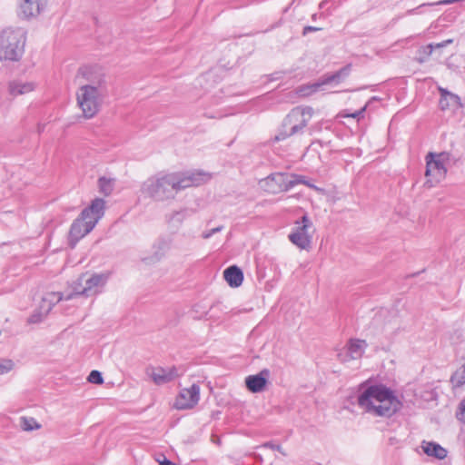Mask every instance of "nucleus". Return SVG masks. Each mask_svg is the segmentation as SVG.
Masks as SVG:
<instances>
[{"label": "nucleus", "instance_id": "nucleus-39", "mask_svg": "<svg viewBox=\"0 0 465 465\" xmlns=\"http://www.w3.org/2000/svg\"><path fill=\"white\" fill-rule=\"evenodd\" d=\"M160 465H175L171 460H167L164 456L163 457V460H158Z\"/></svg>", "mask_w": 465, "mask_h": 465}, {"label": "nucleus", "instance_id": "nucleus-20", "mask_svg": "<svg viewBox=\"0 0 465 465\" xmlns=\"http://www.w3.org/2000/svg\"><path fill=\"white\" fill-rule=\"evenodd\" d=\"M421 448L425 454L438 460H443L447 457V450L436 442L423 440Z\"/></svg>", "mask_w": 465, "mask_h": 465}, {"label": "nucleus", "instance_id": "nucleus-29", "mask_svg": "<svg viewBox=\"0 0 465 465\" xmlns=\"http://www.w3.org/2000/svg\"><path fill=\"white\" fill-rule=\"evenodd\" d=\"M184 218L185 214L183 212H173L171 214L166 215V222L168 223H172L173 222L182 223Z\"/></svg>", "mask_w": 465, "mask_h": 465}, {"label": "nucleus", "instance_id": "nucleus-9", "mask_svg": "<svg viewBox=\"0 0 465 465\" xmlns=\"http://www.w3.org/2000/svg\"><path fill=\"white\" fill-rule=\"evenodd\" d=\"M184 370L182 367H148L146 374L152 378L156 385H163L182 376Z\"/></svg>", "mask_w": 465, "mask_h": 465}, {"label": "nucleus", "instance_id": "nucleus-14", "mask_svg": "<svg viewBox=\"0 0 465 465\" xmlns=\"http://www.w3.org/2000/svg\"><path fill=\"white\" fill-rule=\"evenodd\" d=\"M172 235H161L153 242L152 247V255L148 258L152 262H160L172 248Z\"/></svg>", "mask_w": 465, "mask_h": 465}, {"label": "nucleus", "instance_id": "nucleus-38", "mask_svg": "<svg viewBox=\"0 0 465 465\" xmlns=\"http://www.w3.org/2000/svg\"><path fill=\"white\" fill-rule=\"evenodd\" d=\"M364 112H365V107H362L361 109L356 111L355 113H353L351 114H347V116L359 119L360 117H361L363 115Z\"/></svg>", "mask_w": 465, "mask_h": 465}, {"label": "nucleus", "instance_id": "nucleus-23", "mask_svg": "<svg viewBox=\"0 0 465 465\" xmlns=\"http://www.w3.org/2000/svg\"><path fill=\"white\" fill-rule=\"evenodd\" d=\"M100 192L104 195H110L114 191V180L106 177H101L98 181Z\"/></svg>", "mask_w": 465, "mask_h": 465}, {"label": "nucleus", "instance_id": "nucleus-41", "mask_svg": "<svg viewBox=\"0 0 465 465\" xmlns=\"http://www.w3.org/2000/svg\"><path fill=\"white\" fill-rule=\"evenodd\" d=\"M325 4V2H322L320 5V7H322V5Z\"/></svg>", "mask_w": 465, "mask_h": 465}, {"label": "nucleus", "instance_id": "nucleus-28", "mask_svg": "<svg viewBox=\"0 0 465 465\" xmlns=\"http://www.w3.org/2000/svg\"><path fill=\"white\" fill-rule=\"evenodd\" d=\"M15 367V363L10 359H3L0 361V375H4L11 371Z\"/></svg>", "mask_w": 465, "mask_h": 465}, {"label": "nucleus", "instance_id": "nucleus-2", "mask_svg": "<svg viewBox=\"0 0 465 465\" xmlns=\"http://www.w3.org/2000/svg\"><path fill=\"white\" fill-rule=\"evenodd\" d=\"M357 401L366 413L382 418L392 417L402 406L394 391L383 384L361 385Z\"/></svg>", "mask_w": 465, "mask_h": 465}, {"label": "nucleus", "instance_id": "nucleus-25", "mask_svg": "<svg viewBox=\"0 0 465 465\" xmlns=\"http://www.w3.org/2000/svg\"><path fill=\"white\" fill-rule=\"evenodd\" d=\"M45 302H49V304L54 307L57 302L62 300H66V296H64L62 292H46L45 295Z\"/></svg>", "mask_w": 465, "mask_h": 465}, {"label": "nucleus", "instance_id": "nucleus-4", "mask_svg": "<svg viewBox=\"0 0 465 465\" xmlns=\"http://www.w3.org/2000/svg\"><path fill=\"white\" fill-rule=\"evenodd\" d=\"M104 207L105 202L101 198H95L88 207L82 211L70 228L69 241L72 247L94 228L104 214Z\"/></svg>", "mask_w": 465, "mask_h": 465}, {"label": "nucleus", "instance_id": "nucleus-12", "mask_svg": "<svg viewBox=\"0 0 465 465\" xmlns=\"http://www.w3.org/2000/svg\"><path fill=\"white\" fill-rule=\"evenodd\" d=\"M46 0H20L18 5V16L29 20L40 15L45 9Z\"/></svg>", "mask_w": 465, "mask_h": 465}, {"label": "nucleus", "instance_id": "nucleus-26", "mask_svg": "<svg viewBox=\"0 0 465 465\" xmlns=\"http://www.w3.org/2000/svg\"><path fill=\"white\" fill-rule=\"evenodd\" d=\"M434 51V45L429 44L427 45L421 46L419 49V54L420 56L417 58L419 63H424L427 61V59L431 55L432 52Z\"/></svg>", "mask_w": 465, "mask_h": 465}, {"label": "nucleus", "instance_id": "nucleus-10", "mask_svg": "<svg viewBox=\"0 0 465 465\" xmlns=\"http://www.w3.org/2000/svg\"><path fill=\"white\" fill-rule=\"evenodd\" d=\"M448 169L440 161H438L434 157H429V153L426 155V172L425 176L427 177L426 184L429 187L434 186L446 177Z\"/></svg>", "mask_w": 465, "mask_h": 465}, {"label": "nucleus", "instance_id": "nucleus-6", "mask_svg": "<svg viewBox=\"0 0 465 465\" xmlns=\"http://www.w3.org/2000/svg\"><path fill=\"white\" fill-rule=\"evenodd\" d=\"M312 114L313 109L310 106H297L292 109L283 119L274 141H282L292 135L302 134L311 121Z\"/></svg>", "mask_w": 465, "mask_h": 465}, {"label": "nucleus", "instance_id": "nucleus-32", "mask_svg": "<svg viewBox=\"0 0 465 465\" xmlns=\"http://www.w3.org/2000/svg\"><path fill=\"white\" fill-rule=\"evenodd\" d=\"M456 378H459V380L457 381V383L459 385L465 383V364L462 365V371L460 372L457 371L452 379Z\"/></svg>", "mask_w": 465, "mask_h": 465}, {"label": "nucleus", "instance_id": "nucleus-40", "mask_svg": "<svg viewBox=\"0 0 465 465\" xmlns=\"http://www.w3.org/2000/svg\"><path fill=\"white\" fill-rule=\"evenodd\" d=\"M316 17H317V15H316V14L312 15V21H315V20H316Z\"/></svg>", "mask_w": 465, "mask_h": 465}, {"label": "nucleus", "instance_id": "nucleus-33", "mask_svg": "<svg viewBox=\"0 0 465 465\" xmlns=\"http://www.w3.org/2000/svg\"><path fill=\"white\" fill-rule=\"evenodd\" d=\"M223 226H218V227H215V228H213V229H212L210 231L203 232L202 236H203V239H209L214 233L221 232L223 230Z\"/></svg>", "mask_w": 465, "mask_h": 465}, {"label": "nucleus", "instance_id": "nucleus-17", "mask_svg": "<svg viewBox=\"0 0 465 465\" xmlns=\"http://www.w3.org/2000/svg\"><path fill=\"white\" fill-rule=\"evenodd\" d=\"M270 371L267 369L261 371L258 374L249 375L245 378V385L247 389L257 393L264 390Z\"/></svg>", "mask_w": 465, "mask_h": 465}, {"label": "nucleus", "instance_id": "nucleus-22", "mask_svg": "<svg viewBox=\"0 0 465 465\" xmlns=\"http://www.w3.org/2000/svg\"><path fill=\"white\" fill-rule=\"evenodd\" d=\"M52 308L53 307L49 304V302H45V297L43 296L37 311L30 316L28 322L30 323H38L42 322V320L49 313Z\"/></svg>", "mask_w": 465, "mask_h": 465}, {"label": "nucleus", "instance_id": "nucleus-15", "mask_svg": "<svg viewBox=\"0 0 465 465\" xmlns=\"http://www.w3.org/2000/svg\"><path fill=\"white\" fill-rule=\"evenodd\" d=\"M267 181H274L279 184V191H288L298 183H303L309 187L315 188L316 186L310 184L302 176L287 175L284 173H276L268 176Z\"/></svg>", "mask_w": 465, "mask_h": 465}, {"label": "nucleus", "instance_id": "nucleus-18", "mask_svg": "<svg viewBox=\"0 0 465 465\" xmlns=\"http://www.w3.org/2000/svg\"><path fill=\"white\" fill-rule=\"evenodd\" d=\"M35 84L34 82H24L21 80H14L8 84V93L10 95L15 97L23 95L34 91Z\"/></svg>", "mask_w": 465, "mask_h": 465}, {"label": "nucleus", "instance_id": "nucleus-3", "mask_svg": "<svg viewBox=\"0 0 465 465\" xmlns=\"http://www.w3.org/2000/svg\"><path fill=\"white\" fill-rule=\"evenodd\" d=\"M78 76L88 81L76 93L77 104L85 118H92L99 111L103 95L104 77L102 74H93L91 68L84 67L78 72Z\"/></svg>", "mask_w": 465, "mask_h": 465}, {"label": "nucleus", "instance_id": "nucleus-7", "mask_svg": "<svg viewBox=\"0 0 465 465\" xmlns=\"http://www.w3.org/2000/svg\"><path fill=\"white\" fill-rule=\"evenodd\" d=\"M110 278V272L82 274L73 285V292L66 295V300L74 296L84 295L85 297L94 296L100 293Z\"/></svg>", "mask_w": 465, "mask_h": 465}, {"label": "nucleus", "instance_id": "nucleus-5", "mask_svg": "<svg viewBox=\"0 0 465 465\" xmlns=\"http://www.w3.org/2000/svg\"><path fill=\"white\" fill-rule=\"evenodd\" d=\"M26 31L22 27H7L0 33V59L18 61L25 51Z\"/></svg>", "mask_w": 465, "mask_h": 465}, {"label": "nucleus", "instance_id": "nucleus-35", "mask_svg": "<svg viewBox=\"0 0 465 465\" xmlns=\"http://www.w3.org/2000/svg\"><path fill=\"white\" fill-rule=\"evenodd\" d=\"M322 30L321 27H316V26H312V25H307L303 28L302 30V35H308L309 33H312V32H318Z\"/></svg>", "mask_w": 465, "mask_h": 465}, {"label": "nucleus", "instance_id": "nucleus-19", "mask_svg": "<svg viewBox=\"0 0 465 465\" xmlns=\"http://www.w3.org/2000/svg\"><path fill=\"white\" fill-rule=\"evenodd\" d=\"M223 277L231 287H239L243 281V273L236 265L226 268L223 272Z\"/></svg>", "mask_w": 465, "mask_h": 465}, {"label": "nucleus", "instance_id": "nucleus-37", "mask_svg": "<svg viewBox=\"0 0 465 465\" xmlns=\"http://www.w3.org/2000/svg\"><path fill=\"white\" fill-rule=\"evenodd\" d=\"M452 42H453L452 39H448V40L442 41L440 43L433 44L434 45V50L438 49V48L445 47V46L450 45Z\"/></svg>", "mask_w": 465, "mask_h": 465}, {"label": "nucleus", "instance_id": "nucleus-21", "mask_svg": "<svg viewBox=\"0 0 465 465\" xmlns=\"http://www.w3.org/2000/svg\"><path fill=\"white\" fill-rule=\"evenodd\" d=\"M348 74L349 69L343 67L334 74L324 75L318 83L312 85L313 91L318 90V88L321 87L322 85L329 84L334 82L339 83L341 80V78L347 76Z\"/></svg>", "mask_w": 465, "mask_h": 465}, {"label": "nucleus", "instance_id": "nucleus-34", "mask_svg": "<svg viewBox=\"0 0 465 465\" xmlns=\"http://www.w3.org/2000/svg\"><path fill=\"white\" fill-rule=\"evenodd\" d=\"M262 447L269 448L273 450H277L284 456L286 455L285 452L283 451L282 448L280 445L273 444L272 442H266L262 445Z\"/></svg>", "mask_w": 465, "mask_h": 465}, {"label": "nucleus", "instance_id": "nucleus-31", "mask_svg": "<svg viewBox=\"0 0 465 465\" xmlns=\"http://www.w3.org/2000/svg\"><path fill=\"white\" fill-rule=\"evenodd\" d=\"M88 381L94 384L103 383L104 380L102 374L98 371H92L88 376Z\"/></svg>", "mask_w": 465, "mask_h": 465}, {"label": "nucleus", "instance_id": "nucleus-30", "mask_svg": "<svg viewBox=\"0 0 465 465\" xmlns=\"http://www.w3.org/2000/svg\"><path fill=\"white\" fill-rule=\"evenodd\" d=\"M456 418L459 421L465 424V398L462 399L461 401L459 403L456 411Z\"/></svg>", "mask_w": 465, "mask_h": 465}, {"label": "nucleus", "instance_id": "nucleus-27", "mask_svg": "<svg viewBox=\"0 0 465 465\" xmlns=\"http://www.w3.org/2000/svg\"><path fill=\"white\" fill-rule=\"evenodd\" d=\"M429 157H434L438 161H440L445 166L450 163L451 159V154L449 152H441V153H429Z\"/></svg>", "mask_w": 465, "mask_h": 465}, {"label": "nucleus", "instance_id": "nucleus-13", "mask_svg": "<svg viewBox=\"0 0 465 465\" xmlns=\"http://www.w3.org/2000/svg\"><path fill=\"white\" fill-rule=\"evenodd\" d=\"M367 343L364 340L351 339L349 341L345 351L338 353L341 361L360 359L365 351Z\"/></svg>", "mask_w": 465, "mask_h": 465}, {"label": "nucleus", "instance_id": "nucleus-16", "mask_svg": "<svg viewBox=\"0 0 465 465\" xmlns=\"http://www.w3.org/2000/svg\"><path fill=\"white\" fill-rule=\"evenodd\" d=\"M440 98V108L442 111L452 110L456 111L462 108V103L460 96L448 91L446 88L438 87Z\"/></svg>", "mask_w": 465, "mask_h": 465}, {"label": "nucleus", "instance_id": "nucleus-36", "mask_svg": "<svg viewBox=\"0 0 465 465\" xmlns=\"http://www.w3.org/2000/svg\"><path fill=\"white\" fill-rule=\"evenodd\" d=\"M433 4H422L420 5H419L418 7L416 8H413V9H410L406 12V15H415V14H418V10L421 9L422 7L424 6H428V5H432Z\"/></svg>", "mask_w": 465, "mask_h": 465}, {"label": "nucleus", "instance_id": "nucleus-24", "mask_svg": "<svg viewBox=\"0 0 465 465\" xmlns=\"http://www.w3.org/2000/svg\"><path fill=\"white\" fill-rule=\"evenodd\" d=\"M21 427L24 430L32 431L41 428V425L33 417H22Z\"/></svg>", "mask_w": 465, "mask_h": 465}, {"label": "nucleus", "instance_id": "nucleus-8", "mask_svg": "<svg viewBox=\"0 0 465 465\" xmlns=\"http://www.w3.org/2000/svg\"><path fill=\"white\" fill-rule=\"evenodd\" d=\"M312 227V221L306 214H304L301 221H297L295 223L293 231L288 236L289 240L300 249H308L312 242V235L309 233V230Z\"/></svg>", "mask_w": 465, "mask_h": 465}, {"label": "nucleus", "instance_id": "nucleus-11", "mask_svg": "<svg viewBox=\"0 0 465 465\" xmlns=\"http://www.w3.org/2000/svg\"><path fill=\"white\" fill-rule=\"evenodd\" d=\"M200 401V386L193 384L190 388L181 390L176 397L174 406L178 410L193 409Z\"/></svg>", "mask_w": 465, "mask_h": 465}, {"label": "nucleus", "instance_id": "nucleus-1", "mask_svg": "<svg viewBox=\"0 0 465 465\" xmlns=\"http://www.w3.org/2000/svg\"><path fill=\"white\" fill-rule=\"evenodd\" d=\"M204 173H171L148 178L141 186V192L155 201L173 198L181 190L197 186L209 180Z\"/></svg>", "mask_w": 465, "mask_h": 465}]
</instances>
